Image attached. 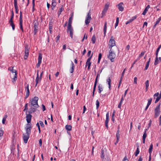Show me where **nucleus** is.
I'll return each instance as SVG.
<instances>
[{"label": "nucleus", "instance_id": "1", "mask_svg": "<svg viewBox=\"0 0 161 161\" xmlns=\"http://www.w3.org/2000/svg\"><path fill=\"white\" fill-rule=\"evenodd\" d=\"M38 100V98L37 97H35L32 98L31 101L30 102V105H31V107L38 108L39 106L37 103Z\"/></svg>", "mask_w": 161, "mask_h": 161}, {"label": "nucleus", "instance_id": "2", "mask_svg": "<svg viewBox=\"0 0 161 161\" xmlns=\"http://www.w3.org/2000/svg\"><path fill=\"white\" fill-rule=\"evenodd\" d=\"M115 54L114 52L110 49L109 51V55L108 58L110 59L111 62H113L114 61V59L115 57Z\"/></svg>", "mask_w": 161, "mask_h": 161}, {"label": "nucleus", "instance_id": "3", "mask_svg": "<svg viewBox=\"0 0 161 161\" xmlns=\"http://www.w3.org/2000/svg\"><path fill=\"white\" fill-rule=\"evenodd\" d=\"M33 112L30 109V111L26 112V120L28 121V122H29L31 120L32 116L31 114H32Z\"/></svg>", "mask_w": 161, "mask_h": 161}, {"label": "nucleus", "instance_id": "4", "mask_svg": "<svg viewBox=\"0 0 161 161\" xmlns=\"http://www.w3.org/2000/svg\"><path fill=\"white\" fill-rule=\"evenodd\" d=\"M160 105L159 104L156 107L154 110V118H157L159 115L160 112Z\"/></svg>", "mask_w": 161, "mask_h": 161}, {"label": "nucleus", "instance_id": "5", "mask_svg": "<svg viewBox=\"0 0 161 161\" xmlns=\"http://www.w3.org/2000/svg\"><path fill=\"white\" fill-rule=\"evenodd\" d=\"M115 45V41L113 39V36H111V38L109 42L108 47L110 49H112V47Z\"/></svg>", "mask_w": 161, "mask_h": 161}, {"label": "nucleus", "instance_id": "6", "mask_svg": "<svg viewBox=\"0 0 161 161\" xmlns=\"http://www.w3.org/2000/svg\"><path fill=\"white\" fill-rule=\"evenodd\" d=\"M31 121H29V122H28V121L26 120L27 124H26V126L25 128L26 133H31V130L32 129L31 124Z\"/></svg>", "mask_w": 161, "mask_h": 161}, {"label": "nucleus", "instance_id": "7", "mask_svg": "<svg viewBox=\"0 0 161 161\" xmlns=\"http://www.w3.org/2000/svg\"><path fill=\"white\" fill-rule=\"evenodd\" d=\"M67 32H69L70 36L71 39L73 38L74 29L72 26H67Z\"/></svg>", "mask_w": 161, "mask_h": 161}, {"label": "nucleus", "instance_id": "8", "mask_svg": "<svg viewBox=\"0 0 161 161\" xmlns=\"http://www.w3.org/2000/svg\"><path fill=\"white\" fill-rule=\"evenodd\" d=\"M31 134V133H26V134H23V140L24 142L25 143H26L27 142L28 139L30 137V135Z\"/></svg>", "mask_w": 161, "mask_h": 161}, {"label": "nucleus", "instance_id": "9", "mask_svg": "<svg viewBox=\"0 0 161 161\" xmlns=\"http://www.w3.org/2000/svg\"><path fill=\"white\" fill-rule=\"evenodd\" d=\"M34 33L35 35H36L37 31L38 30V23L37 21L34 22Z\"/></svg>", "mask_w": 161, "mask_h": 161}, {"label": "nucleus", "instance_id": "10", "mask_svg": "<svg viewBox=\"0 0 161 161\" xmlns=\"http://www.w3.org/2000/svg\"><path fill=\"white\" fill-rule=\"evenodd\" d=\"M39 71L38 70H37V77L36 79V85H35L36 86H37L38 83L40 82L42 80V78H41L39 77V76L38 73H39Z\"/></svg>", "mask_w": 161, "mask_h": 161}, {"label": "nucleus", "instance_id": "11", "mask_svg": "<svg viewBox=\"0 0 161 161\" xmlns=\"http://www.w3.org/2000/svg\"><path fill=\"white\" fill-rule=\"evenodd\" d=\"M25 89L26 90V92L25 98L26 99L30 95V90L29 89L28 84L25 87Z\"/></svg>", "mask_w": 161, "mask_h": 161}, {"label": "nucleus", "instance_id": "12", "mask_svg": "<svg viewBox=\"0 0 161 161\" xmlns=\"http://www.w3.org/2000/svg\"><path fill=\"white\" fill-rule=\"evenodd\" d=\"M124 4L123 3L121 2L119 4L117 5L119 11H122L124 10V7L123 6Z\"/></svg>", "mask_w": 161, "mask_h": 161}, {"label": "nucleus", "instance_id": "13", "mask_svg": "<svg viewBox=\"0 0 161 161\" xmlns=\"http://www.w3.org/2000/svg\"><path fill=\"white\" fill-rule=\"evenodd\" d=\"M109 121V113H107L106 114V119L105 122V126L107 128H108V124Z\"/></svg>", "mask_w": 161, "mask_h": 161}, {"label": "nucleus", "instance_id": "14", "mask_svg": "<svg viewBox=\"0 0 161 161\" xmlns=\"http://www.w3.org/2000/svg\"><path fill=\"white\" fill-rule=\"evenodd\" d=\"M159 95V93L158 92L155 93L153 95L154 98H155V97H157L156 100L155 101V103H157L161 98L159 97L158 96Z\"/></svg>", "mask_w": 161, "mask_h": 161}, {"label": "nucleus", "instance_id": "15", "mask_svg": "<svg viewBox=\"0 0 161 161\" xmlns=\"http://www.w3.org/2000/svg\"><path fill=\"white\" fill-rule=\"evenodd\" d=\"M137 17L136 16H133L131 18V19H130L128 21H127L126 23V24L127 25L128 24H129L133 21L134 20L136 19Z\"/></svg>", "mask_w": 161, "mask_h": 161}, {"label": "nucleus", "instance_id": "16", "mask_svg": "<svg viewBox=\"0 0 161 161\" xmlns=\"http://www.w3.org/2000/svg\"><path fill=\"white\" fill-rule=\"evenodd\" d=\"M73 19V17L72 15L70 17L69 19L68 26H72V21Z\"/></svg>", "mask_w": 161, "mask_h": 161}, {"label": "nucleus", "instance_id": "17", "mask_svg": "<svg viewBox=\"0 0 161 161\" xmlns=\"http://www.w3.org/2000/svg\"><path fill=\"white\" fill-rule=\"evenodd\" d=\"M111 80L110 77H109L107 80V82L108 85V88L109 90H111Z\"/></svg>", "mask_w": 161, "mask_h": 161}, {"label": "nucleus", "instance_id": "18", "mask_svg": "<svg viewBox=\"0 0 161 161\" xmlns=\"http://www.w3.org/2000/svg\"><path fill=\"white\" fill-rule=\"evenodd\" d=\"M161 20V17L158 18V19L157 20L154 25L153 26V28H155L156 27V26L158 24L160 21Z\"/></svg>", "mask_w": 161, "mask_h": 161}, {"label": "nucleus", "instance_id": "19", "mask_svg": "<svg viewBox=\"0 0 161 161\" xmlns=\"http://www.w3.org/2000/svg\"><path fill=\"white\" fill-rule=\"evenodd\" d=\"M145 87H146V92H147L148 91V87L149 86V80H147L145 82Z\"/></svg>", "mask_w": 161, "mask_h": 161}, {"label": "nucleus", "instance_id": "20", "mask_svg": "<svg viewBox=\"0 0 161 161\" xmlns=\"http://www.w3.org/2000/svg\"><path fill=\"white\" fill-rule=\"evenodd\" d=\"M107 23L106 22H105L104 23V28H103V33H104V36H105L106 34V29H107Z\"/></svg>", "mask_w": 161, "mask_h": 161}, {"label": "nucleus", "instance_id": "21", "mask_svg": "<svg viewBox=\"0 0 161 161\" xmlns=\"http://www.w3.org/2000/svg\"><path fill=\"white\" fill-rule=\"evenodd\" d=\"M71 67L70 69V73H72L74 71V69L75 67L74 64L72 61H71Z\"/></svg>", "mask_w": 161, "mask_h": 161}, {"label": "nucleus", "instance_id": "22", "mask_svg": "<svg viewBox=\"0 0 161 161\" xmlns=\"http://www.w3.org/2000/svg\"><path fill=\"white\" fill-rule=\"evenodd\" d=\"M14 77L12 79V82L14 83L17 80V73L14 74Z\"/></svg>", "mask_w": 161, "mask_h": 161}, {"label": "nucleus", "instance_id": "23", "mask_svg": "<svg viewBox=\"0 0 161 161\" xmlns=\"http://www.w3.org/2000/svg\"><path fill=\"white\" fill-rule=\"evenodd\" d=\"M118 130L116 134V137L117 140H119V138L120 137V134H119V127L118 128Z\"/></svg>", "mask_w": 161, "mask_h": 161}, {"label": "nucleus", "instance_id": "24", "mask_svg": "<svg viewBox=\"0 0 161 161\" xmlns=\"http://www.w3.org/2000/svg\"><path fill=\"white\" fill-rule=\"evenodd\" d=\"M65 128L68 131H70L72 129V126L70 125H67L65 126Z\"/></svg>", "mask_w": 161, "mask_h": 161}, {"label": "nucleus", "instance_id": "25", "mask_svg": "<svg viewBox=\"0 0 161 161\" xmlns=\"http://www.w3.org/2000/svg\"><path fill=\"white\" fill-rule=\"evenodd\" d=\"M99 71H98L97 72V77H96L95 82L94 83V85L97 86V82L98 78V77H100V75L99 74Z\"/></svg>", "mask_w": 161, "mask_h": 161}, {"label": "nucleus", "instance_id": "26", "mask_svg": "<svg viewBox=\"0 0 161 161\" xmlns=\"http://www.w3.org/2000/svg\"><path fill=\"white\" fill-rule=\"evenodd\" d=\"M99 93H101V92L103 91V88L102 85L99 84L98 86Z\"/></svg>", "mask_w": 161, "mask_h": 161}, {"label": "nucleus", "instance_id": "27", "mask_svg": "<svg viewBox=\"0 0 161 161\" xmlns=\"http://www.w3.org/2000/svg\"><path fill=\"white\" fill-rule=\"evenodd\" d=\"M9 23L10 24V25L12 26V29L13 30L15 29V25L13 23V21H9Z\"/></svg>", "mask_w": 161, "mask_h": 161}, {"label": "nucleus", "instance_id": "28", "mask_svg": "<svg viewBox=\"0 0 161 161\" xmlns=\"http://www.w3.org/2000/svg\"><path fill=\"white\" fill-rule=\"evenodd\" d=\"M153 148V144H151L149 148V154L150 155L151 154V153L152 152V150Z\"/></svg>", "mask_w": 161, "mask_h": 161}, {"label": "nucleus", "instance_id": "29", "mask_svg": "<svg viewBox=\"0 0 161 161\" xmlns=\"http://www.w3.org/2000/svg\"><path fill=\"white\" fill-rule=\"evenodd\" d=\"M150 59H151L150 58H149L148 61L147 62L146 66L145 67L144 69L145 70H146L147 69H148V68L149 67V63H150Z\"/></svg>", "mask_w": 161, "mask_h": 161}, {"label": "nucleus", "instance_id": "30", "mask_svg": "<svg viewBox=\"0 0 161 161\" xmlns=\"http://www.w3.org/2000/svg\"><path fill=\"white\" fill-rule=\"evenodd\" d=\"M90 13H91L90 10V11H89V12H88V13L87 14V15L86 16V19H88L90 20H91V14Z\"/></svg>", "mask_w": 161, "mask_h": 161}, {"label": "nucleus", "instance_id": "31", "mask_svg": "<svg viewBox=\"0 0 161 161\" xmlns=\"http://www.w3.org/2000/svg\"><path fill=\"white\" fill-rule=\"evenodd\" d=\"M56 5V2H52V9L53 10L54 9V8Z\"/></svg>", "mask_w": 161, "mask_h": 161}, {"label": "nucleus", "instance_id": "32", "mask_svg": "<svg viewBox=\"0 0 161 161\" xmlns=\"http://www.w3.org/2000/svg\"><path fill=\"white\" fill-rule=\"evenodd\" d=\"M25 54L29 55V50L28 47L26 46L25 47Z\"/></svg>", "mask_w": 161, "mask_h": 161}, {"label": "nucleus", "instance_id": "33", "mask_svg": "<svg viewBox=\"0 0 161 161\" xmlns=\"http://www.w3.org/2000/svg\"><path fill=\"white\" fill-rule=\"evenodd\" d=\"M96 37L95 35H93L92 38V41L93 44H94L95 42L96 41Z\"/></svg>", "mask_w": 161, "mask_h": 161}, {"label": "nucleus", "instance_id": "34", "mask_svg": "<svg viewBox=\"0 0 161 161\" xmlns=\"http://www.w3.org/2000/svg\"><path fill=\"white\" fill-rule=\"evenodd\" d=\"M42 54L39 53L38 57V62H42Z\"/></svg>", "mask_w": 161, "mask_h": 161}, {"label": "nucleus", "instance_id": "35", "mask_svg": "<svg viewBox=\"0 0 161 161\" xmlns=\"http://www.w3.org/2000/svg\"><path fill=\"white\" fill-rule=\"evenodd\" d=\"M11 13H12V15L10 19L9 20V21H13V19L14 16V13L13 11V10H12L11 11Z\"/></svg>", "mask_w": 161, "mask_h": 161}, {"label": "nucleus", "instance_id": "36", "mask_svg": "<svg viewBox=\"0 0 161 161\" xmlns=\"http://www.w3.org/2000/svg\"><path fill=\"white\" fill-rule=\"evenodd\" d=\"M109 6V3H107L105 5L104 9L107 11L108 9Z\"/></svg>", "mask_w": 161, "mask_h": 161}, {"label": "nucleus", "instance_id": "37", "mask_svg": "<svg viewBox=\"0 0 161 161\" xmlns=\"http://www.w3.org/2000/svg\"><path fill=\"white\" fill-rule=\"evenodd\" d=\"M49 31L50 32H52V22H50L49 24Z\"/></svg>", "mask_w": 161, "mask_h": 161}, {"label": "nucleus", "instance_id": "38", "mask_svg": "<svg viewBox=\"0 0 161 161\" xmlns=\"http://www.w3.org/2000/svg\"><path fill=\"white\" fill-rule=\"evenodd\" d=\"M101 157L102 159H103L104 158V151L103 149L101 150Z\"/></svg>", "mask_w": 161, "mask_h": 161}, {"label": "nucleus", "instance_id": "39", "mask_svg": "<svg viewBox=\"0 0 161 161\" xmlns=\"http://www.w3.org/2000/svg\"><path fill=\"white\" fill-rule=\"evenodd\" d=\"M102 55L101 53H100L98 55V58L97 61V63H99L100 62V60L102 58Z\"/></svg>", "mask_w": 161, "mask_h": 161}, {"label": "nucleus", "instance_id": "40", "mask_svg": "<svg viewBox=\"0 0 161 161\" xmlns=\"http://www.w3.org/2000/svg\"><path fill=\"white\" fill-rule=\"evenodd\" d=\"M140 152L138 147H137L136 152L135 153V155L136 156H137L138 154Z\"/></svg>", "mask_w": 161, "mask_h": 161}, {"label": "nucleus", "instance_id": "41", "mask_svg": "<svg viewBox=\"0 0 161 161\" xmlns=\"http://www.w3.org/2000/svg\"><path fill=\"white\" fill-rule=\"evenodd\" d=\"M37 108L36 107H31V108H30V109L33 112V113L36 112V108Z\"/></svg>", "mask_w": 161, "mask_h": 161}, {"label": "nucleus", "instance_id": "42", "mask_svg": "<svg viewBox=\"0 0 161 161\" xmlns=\"http://www.w3.org/2000/svg\"><path fill=\"white\" fill-rule=\"evenodd\" d=\"M14 7L15 9V12L16 14L18 13V7L17 5H14Z\"/></svg>", "mask_w": 161, "mask_h": 161}, {"label": "nucleus", "instance_id": "43", "mask_svg": "<svg viewBox=\"0 0 161 161\" xmlns=\"http://www.w3.org/2000/svg\"><path fill=\"white\" fill-rule=\"evenodd\" d=\"M99 102L98 100L96 101V108L98 109L99 106Z\"/></svg>", "mask_w": 161, "mask_h": 161}, {"label": "nucleus", "instance_id": "44", "mask_svg": "<svg viewBox=\"0 0 161 161\" xmlns=\"http://www.w3.org/2000/svg\"><path fill=\"white\" fill-rule=\"evenodd\" d=\"M107 10H105L103 9V10L102 11V16H101V17L102 18L105 14L107 12Z\"/></svg>", "mask_w": 161, "mask_h": 161}, {"label": "nucleus", "instance_id": "45", "mask_svg": "<svg viewBox=\"0 0 161 161\" xmlns=\"http://www.w3.org/2000/svg\"><path fill=\"white\" fill-rule=\"evenodd\" d=\"M107 10H105L103 9V10L102 11V16H101V17L102 18L105 14L107 12Z\"/></svg>", "mask_w": 161, "mask_h": 161}, {"label": "nucleus", "instance_id": "46", "mask_svg": "<svg viewBox=\"0 0 161 161\" xmlns=\"http://www.w3.org/2000/svg\"><path fill=\"white\" fill-rule=\"evenodd\" d=\"M119 23V18L117 17L116 19V23L115 24V28H116L118 25Z\"/></svg>", "mask_w": 161, "mask_h": 161}, {"label": "nucleus", "instance_id": "47", "mask_svg": "<svg viewBox=\"0 0 161 161\" xmlns=\"http://www.w3.org/2000/svg\"><path fill=\"white\" fill-rule=\"evenodd\" d=\"M152 98H150L148 99V103L147 104V105H148L149 106L151 104L152 101Z\"/></svg>", "mask_w": 161, "mask_h": 161}, {"label": "nucleus", "instance_id": "48", "mask_svg": "<svg viewBox=\"0 0 161 161\" xmlns=\"http://www.w3.org/2000/svg\"><path fill=\"white\" fill-rule=\"evenodd\" d=\"M91 20H90L88 19H86L85 21V23H86V24L87 25L89 24L90 23Z\"/></svg>", "mask_w": 161, "mask_h": 161}, {"label": "nucleus", "instance_id": "49", "mask_svg": "<svg viewBox=\"0 0 161 161\" xmlns=\"http://www.w3.org/2000/svg\"><path fill=\"white\" fill-rule=\"evenodd\" d=\"M64 10V8L62 7H61L60 9L59 10L58 12V14L59 15L61 14V13L62 12V11Z\"/></svg>", "mask_w": 161, "mask_h": 161}, {"label": "nucleus", "instance_id": "50", "mask_svg": "<svg viewBox=\"0 0 161 161\" xmlns=\"http://www.w3.org/2000/svg\"><path fill=\"white\" fill-rule=\"evenodd\" d=\"M28 103H26L25 104V108L23 110L24 111H27L28 110Z\"/></svg>", "mask_w": 161, "mask_h": 161}, {"label": "nucleus", "instance_id": "51", "mask_svg": "<svg viewBox=\"0 0 161 161\" xmlns=\"http://www.w3.org/2000/svg\"><path fill=\"white\" fill-rule=\"evenodd\" d=\"M23 23H19V25H20V29L23 32H24V30L23 27V25H22Z\"/></svg>", "mask_w": 161, "mask_h": 161}, {"label": "nucleus", "instance_id": "52", "mask_svg": "<svg viewBox=\"0 0 161 161\" xmlns=\"http://www.w3.org/2000/svg\"><path fill=\"white\" fill-rule=\"evenodd\" d=\"M96 86H97L94 85V87H93V93H92V96L93 97L94 96V92H95V91L96 90Z\"/></svg>", "mask_w": 161, "mask_h": 161}, {"label": "nucleus", "instance_id": "53", "mask_svg": "<svg viewBox=\"0 0 161 161\" xmlns=\"http://www.w3.org/2000/svg\"><path fill=\"white\" fill-rule=\"evenodd\" d=\"M92 55H93V53L92 54L91 56L87 59L86 62H91L90 60L91 59V58L92 57Z\"/></svg>", "mask_w": 161, "mask_h": 161}, {"label": "nucleus", "instance_id": "54", "mask_svg": "<svg viewBox=\"0 0 161 161\" xmlns=\"http://www.w3.org/2000/svg\"><path fill=\"white\" fill-rule=\"evenodd\" d=\"M35 0H32V11H34V6H35Z\"/></svg>", "mask_w": 161, "mask_h": 161}, {"label": "nucleus", "instance_id": "55", "mask_svg": "<svg viewBox=\"0 0 161 161\" xmlns=\"http://www.w3.org/2000/svg\"><path fill=\"white\" fill-rule=\"evenodd\" d=\"M3 134V131L2 129L0 130V137L2 136Z\"/></svg>", "mask_w": 161, "mask_h": 161}, {"label": "nucleus", "instance_id": "56", "mask_svg": "<svg viewBox=\"0 0 161 161\" xmlns=\"http://www.w3.org/2000/svg\"><path fill=\"white\" fill-rule=\"evenodd\" d=\"M158 64V58H156L155 61V62H154V64L155 65H157Z\"/></svg>", "mask_w": 161, "mask_h": 161}, {"label": "nucleus", "instance_id": "57", "mask_svg": "<svg viewBox=\"0 0 161 161\" xmlns=\"http://www.w3.org/2000/svg\"><path fill=\"white\" fill-rule=\"evenodd\" d=\"M39 124L42 127H43L44 126V125L42 121H39Z\"/></svg>", "mask_w": 161, "mask_h": 161}, {"label": "nucleus", "instance_id": "58", "mask_svg": "<svg viewBox=\"0 0 161 161\" xmlns=\"http://www.w3.org/2000/svg\"><path fill=\"white\" fill-rule=\"evenodd\" d=\"M125 70H126V69L125 68L124 69V70L122 72V73L121 74V76L120 78H122V79L124 75Z\"/></svg>", "mask_w": 161, "mask_h": 161}, {"label": "nucleus", "instance_id": "59", "mask_svg": "<svg viewBox=\"0 0 161 161\" xmlns=\"http://www.w3.org/2000/svg\"><path fill=\"white\" fill-rule=\"evenodd\" d=\"M147 133H146V132H144V134L142 136V139H145L147 137Z\"/></svg>", "mask_w": 161, "mask_h": 161}, {"label": "nucleus", "instance_id": "60", "mask_svg": "<svg viewBox=\"0 0 161 161\" xmlns=\"http://www.w3.org/2000/svg\"><path fill=\"white\" fill-rule=\"evenodd\" d=\"M147 11L148 10L145 8L143 12L142 13V14L143 15H145L147 13Z\"/></svg>", "mask_w": 161, "mask_h": 161}, {"label": "nucleus", "instance_id": "61", "mask_svg": "<svg viewBox=\"0 0 161 161\" xmlns=\"http://www.w3.org/2000/svg\"><path fill=\"white\" fill-rule=\"evenodd\" d=\"M22 15H20L19 17V23H23Z\"/></svg>", "mask_w": 161, "mask_h": 161}, {"label": "nucleus", "instance_id": "62", "mask_svg": "<svg viewBox=\"0 0 161 161\" xmlns=\"http://www.w3.org/2000/svg\"><path fill=\"white\" fill-rule=\"evenodd\" d=\"M122 103L123 102H121V101H120V102L118 105V107L119 108H121V105H122Z\"/></svg>", "mask_w": 161, "mask_h": 161}, {"label": "nucleus", "instance_id": "63", "mask_svg": "<svg viewBox=\"0 0 161 161\" xmlns=\"http://www.w3.org/2000/svg\"><path fill=\"white\" fill-rule=\"evenodd\" d=\"M41 63V62H38L37 64L36 65V66L37 68L40 66Z\"/></svg>", "mask_w": 161, "mask_h": 161}, {"label": "nucleus", "instance_id": "64", "mask_svg": "<svg viewBox=\"0 0 161 161\" xmlns=\"http://www.w3.org/2000/svg\"><path fill=\"white\" fill-rule=\"evenodd\" d=\"M159 125H161V115H160L159 119Z\"/></svg>", "mask_w": 161, "mask_h": 161}]
</instances>
